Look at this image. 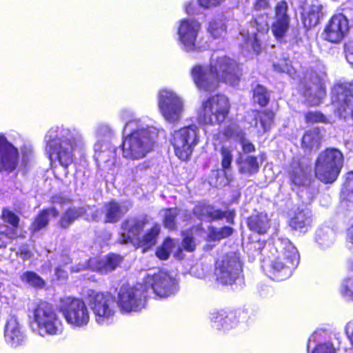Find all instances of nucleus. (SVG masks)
<instances>
[{
  "label": "nucleus",
  "mask_w": 353,
  "mask_h": 353,
  "mask_svg": "<svg viewBox=\"0 0 353 353\" xmlns=\"http://www.w3.org/2000/svg\"><path fill=\"white\" fill-rule=\"evenodd\" d=\"M44 148L52 164L64 170L74 163L75 151L84 145V138L77 128L63 124L50 128L43 137Z\"/></svg>",
  "instance_id": "f257e3e1"
},
{
  "label": "nucleus",
  "mask_w": 353,
  "mask_h": 353,
  "mask_svg": "<svg viewBox=\"0 0 353 353\" xmlns=\"http://www.w3.org/2000/svg\"><path fill=\"white\" fill-rule=\"evenodd\" d=\"M159 129L148 119H137L124 124L121 144L122 156L128 160H140L154 147Z\"/></svg>",
  "instance_id": "f03ea898"
},
{
  "label": "nucleus",
  "mask_w": 353,
  "mask_h": 353,
  "mask_svg": "<svg viewBox=\"0 0 353 353\" xmlns=\"http://www.w3.org/2000/svg\"><path fill=\"white\" fill-rule=\"evenodd\" d=\"M192 76L200 90L210 91L221 81L232 86L236 85L241 72L234 60L223 56L216 59L212 57L209 68L194 66L192 70Z\"/></svg>",
  "instance_id": "7ed1b4c3"
},
{
  "label": "nucleus",
  "mask_w": 353,
  "mask_h": 353,
  "mask_svg": "<svg viewBox=\"0 0 353 353\" xmlns=\"http://www.w3.org/2000/svg\"><path fill=\"white\" fill-rule=\"evenodd\" d=\"M261 255H265L266 251L270 250V253L274 259L271 261L268 276L272 280L283 281L289 278L293 270L299 263V254L297 249L289 239L278 238L274 241L273 245L263 242H257L254 245Z\"/></svg>",
  "instance_id": "20e7f679"
},
{
  "label": "nucleus",
  "mask_w": 353,
  "mask_h": 353,
  "mask_svg": "<svg viewBox=\"0 0 353 353\" xmlns=\"http://www.w3.org/2000/svg\"><path fill=\"white\" fill-rule=\"evenodd\" d=\"M29 310L32 319L30 326L34 333L45 337L62 332L61 320L52 304L40 301L34 303Z\"/></svg>",
  "instance_id": "39448f33"
},
{
  "label": "nucleus",
  "mask_w": 353,
  "mask_h": 353,
  "mask_svg": "<svg viewBox=\"0 0 353 353\" xmlns=\"http://www.w3.org/2000/svg\"><path fill=\"white\" fill-rule=\"evenodd\" d=\"M86 301L97 325L107 326L112 323L118 306L112 294L89 290Z\"/></svg>",
  "instance_id": "423d86ee"
},
{
  "label": "nucleus",
  "mask_w": 353,
  "mask_h": 353,
  "mask_svg": "<svg viewBox=\"0 0 353 353\" xmlns=\"http://www.w3.org/2000/svg\"><path fill=\"white\" fill-rule=\"evenodd\" d=\"M344 157L336 148H330L321 152L315 163L316 178L324 183L334 182L343 166Z\"/></svg>",
  "instance_id": "0eeeda50"
},
{
  "label": "nucleus",
  "mask_w": 353,
  "mask_h": 353,
  "mask_svg": "<svg viewBox=\"0 0 353 353\" xmlns=\"http://www.w3.org/2000/svg\"><path fill=\"white\" fill-rule=\"evenodd\" d=\"M57 307L72 329H83L89 324L90 312L82 299L64 296L60 299Z\"/></svg>",
  "instance_id": "6e6552de"
},
{
  "label": "nucleus",
  "mask_w": 353,
  "mask_h": 353,
  "mask_svg": "<svg viewBox=\"0 0 353 353\" xmlns=\"http://www.w3.org/2000/svg\"><path fill=\"white\" fill-rule=\"evenodd\" d=\"M157 104L161 114L167 122L175 123L181 119L185 102L174 90L169 88L161 89L157 94Z\"/></svg>",
  "instance_id": "1a4fd4ad"
},
{
  "label": "nucleus",
  "mask_w": 353,
  "mask_h": 353,
  "mask_svg": "<svg viewBox=\"0 0 353 353\" xmlns=\"http://www.w3.org/2000/svg\"><path fill=\"white\" fill-rule=\"evenodd\" d=\"M229 110L228 98L222 94L214 95L203 102L198 119L204 124L219 125L225 121Z\"/></svg>",
  "instance_id": "9d476101"
},
{
  "label": "nucleus",
  "mask_w": 353,
  "mask_h": 353,
  "mask_svg": "<svg viewBox=\"0 0 353 353\" xmlns=\"http://www.w3.org/2000/svg\"><path fill=\"white\" fill-rule=\"evenodd\" d=\"M199 128L196 125H190L174 130L171 134L170 141L179 159L186 161L190 157L199 143Z\"/></svg>",
  "instance_id": "9b49d317"
},
{
  "label": "nucleus",
  "mask_w": 353,
  "mask_h": 353,
  "mask_svg": "<svg viewBox=\"0 0 353 353\" xmlns=\"http://www.w3.org/2000/svg\"><path fill=\"white\" fill-rule=\"evenodd\" d=\"M148 294L143 283L122 286L117 296V305L122 313L138 312L143 309Z\"/></svg>",
  "instance_id": "f8f14e48"
},
{
  "label": "nucleus",
  "mask_w": 353,
  "mask_h": 353,
  "mask_svg": "<svg viewBox=\"0 0 353 353\" xmlns=\"http://www.w3.org/2000/svg\"><path fill=\"white\" fill-rule=\"evenodd\" d=\"M242 267L239 253L232 252L223 255L216 262L214 275L223 285H232L240 279Z\"/></svg>",
  "instance_id": "ddd939ff"
},
{
  "label": "nucleus",
  "mask_w": 353,
  "mask_h": 353,
  "mask_svg": "<svg viewBox=\"0 0 353 353\" xmlns=\"http://www.w3.org/2000/svg\"><path fill=\"white\" fill-rule=\"evenodd\" d=\"M143 284L147 292L150 289L160 298L174 295L179 290L176 279L164 271H158L152 274H148Z\"/></svg>",
  "instance_id": "4468645a"
},
{
  "label": "nucleus",
  "mask_w": 353,
  "mask_h": 353,
  "mask_svg": "<svg viewBox=\"0 0 353 353\" xmlns=\"http://www.w3.org/2000/svg\"><path fill=\"white\" fill-rule=\"evenodd\" d=\"M332 101L335 113L339 117L353 119V82L334 85L332 90Z\"/></svg>",
  "instance_id": "2eb2a0df"
},
{
  "label": "nucleus",
  "mask_w": 353,
  "mask_h": 353,
  "mask_svg": "<svg viewBox=\"0 0 353 353\" xmlns=\"http://www.w3.org/2000/svg\"><path fill=\"white\" fill-rule=\"evenodd\" d=\"M268 15L263 14L256 17L251 24V30H243L240 34L243 39L242 48L248 51L252 50L258 54L261 50V44L255 30L258 32L265 33L269 30Z\"/></svg>",
  "instance_id": "dca6fc26"
},
{
  "label": "nucleus",
  "mask_w": 353,
  "mask_h": 353,
  "mask_svg": "<svg viewBox=\"0 0 353 353\" xmlns=\"http://www.w3.org/2000/svg\"><path fill=\"white\" fill-rule=\"evenodd\" d=\"M200 30L201 24L195 19H184L180 21L178 36L184 50L188 52L200 50L196 43V38Z\"/></svg>",
  "instance_id": "f3484780"
},
{
  "label": "nucleus",
  "mask_w": 353,
  "mask_h": 353,
  "mask_svg": "<svg viewBox=\"0 0 353 353\" xmlns=\"http://www.w3.org/2000/svg\"><path fill=\"white\" fill-rule=\"evenodd\" d=\"M19 162L18 148L0 132V172H12L17 169Z\"/></svg>",
  "instance_id": "a211bd4d"
},
{
  "label": "nucleus",
  "mask_w": 353,
  "mask_h": 353,
  "mask_svg": "<svg viewBox=\"0 0 353 353\" xmlns=\"http://www.w3.org/2000/svg\"><path fill=\"white\" fill-rule=\"evenodd\" d=\"M26 338V329L22 323L15 315H9L4 326L6 344L12 348H17L25 345Z\"/></svg>",
  "instance_id": "6ab92c4d"
},
{
  "label": "nucleus",
  "mask_w": 353,
  "mask_h": 353,
  "mask_svg": "<svg viewBox=\"0 0 353 353\" xmlns=\"http://www.w3.org/2000/svg\"><path fill=\"white\" fill-rule=\"evenodd\" d=\"M148 220L146 216L130 218L121 225L120 242L131 243L134 245L140 243L141 234Z\"/></svg>",
  "instance_id": "aec40b11"
},
{
  "label": "nucleus",
  "mask_w": 353,
  "mask_h": 353,
  "mask_svg": "<svg viewBox=\"0 0 353 353\" xmlns=\"http://www.w3.org/2000/svg\"><path fill=\"white\" fill-rule=\"evenodd\" d=\"M349 28L347 18L342 13L336 14L325 28V39L331 43H339L347 36Z\"/></svg>",
  "instance_id": "412c9836"
},
{
  "label": "nucleus",
  "mask_w": 353,
  "mask_h": 353,
  "mask_svg": "<svg viewBox=\"0 0 353 353\" xmlns=\"http://www.w3.org/2000/svg\"><path fill=\"white\" fill-rule=\"evenodd\" d=\"M288 6L286 1H281L275 7L274 19L271 26L273 35L278 41H283L289 29L290 17L288 14Z\"/></svg>",
  "instance_id": "4be33fe9"
},
{
  "label": "nucleus",
  "mask_w": 353,
  "mask_h": 353,
  "mask_svg": "<svg viewBox=\"0 0 353 353\" xmlns=\"http://www.w3.org/2000/svg\"><path fill=\"white\" fill-rule=\"evenodd\" d=\"M301 94L303 95L305 102L310 105H317L321 103L325 96L324 84L319 78L310 83L301 82L299 85Z\"/></svg>",
  "instance_id": "5701e85b"
},
{
  "label": "nucleus",
  "mask_w": 353,
  "mask_h": 353,
  "mask_svg": "<svg viewBox=\"0 0 353 353\" xmlns=\"http://www.w3.org/2000/svg\"><path fill=\"white\" fill-rule=\"evenodd\" d=\"M94 159L100 169L110 172L115 166L117 149L112 143L100 145L95 143L94 145Z\"/></svg>",
  "instance_id": "b1692460"
},
{
  "label": "nucleus",
  "mask_w": 353,
  "mask_h": 353,
  "mask_svg": "<svg viewBox=\"0 0 353 353\" xmlns=\"http://www.w3.org/2000/svg\"><path fill=\"white\" fill-rule=\"evenodd\" d=\"M193 213L199 219L210 222L214 220L225 218L228 223H232L234 216V212L233 211H221L214 209V208L210 205L205 203L196 205L193 210Z\"/></svg>",
  "instance_id": "393cba45"
},
{
  "label": "nucleus",
  "mask_w": 353,
  "mask_h": 353,
  "mask_svg": "<svg viewBox=\"0 0 353 353\" xmlns=\"http://www.w3.org/2000/svg\"><path fill=\"white\" fill-rule=\"evenodd\" d=\"M123 258L115 254H110L103 258H94L88 261V267L93 271L102 274H107L116 269L121 263Z\"/></svg>",
  "instance_id": "a878e982"
},
{
  "label": "nucleus",
  "mask_w": 353,
  "mask_h": 353,
  "mask_svg": "<svg viewBox=\"0 0 353 353\" xmlns=\"http://www.w3.org/2000/svg\"><path fill=\"white\" fill-rule=\"evenodd\" d=\"M132 205L129 201L117 202L111 201L104 204L103 212L105 214V223H117L128 212Z\"/></svg>",
  "instance_id": "bb28decb"
},
{
  "label": "nucleus",
  "mask_w": 353,
  "mask_h": 353,
  "mask_svg": "<svg viewBox=\"0 0 353 353\" xmlns=\"http://www.w3.org/2000/svg\"><path fill=\"white\" fill-rule=\"evenodd\" d=\"M312 211L307 208H298L289 220L290 227L302 232H306L312 226Z\"/></svg>",
  "instance_id": "cd10ccee"
},
{
  "label": "nucleus",
  "mask_w": 353,
  "mask_h": 353,
  "mask_svg": "<svg viewBox=\"0 0 353 353\" xmlns=\"http://www.w3.org/2000/svg\"><path fill=\"white\" fill-rule=\"evenodd\" d=\"M321 330L315 331L309 337L307 350V353H336V349L333 344L329 341H323Z\"/></svg>",
  "instance_id": "c85d7f7f"
},
{
  "label": "nucleus",
  "mask_w": 353,
  "mask_h": 353,
  "mask_svg": "<svg viewBox=\"0 0 353 353\" xmlns=\"http://www.w3.org/2000/svg\"><path fill=\"white\" fill-rule=\"evenodd\" d=\"M302 10V21L306 28L316 26L323 16V6L317 2L310 6H303Z\"/></svg>",
  "instance_id": "c756f323"
},
{
  "label": "nucleus",
  "mask_w": 353,
  "mask_h": 353,
  "mask_svg": "<svg viewBox=\"0 0 353 353\" xmlns=\"http://www.w3.org/2000/svg\"><path fill=\"white\" fill-rule=\"evenodd\" d=\"M209 318L212 326L218 330L227 331L235 325L233 314L223 310H214L210 312Z\"/></svg>",
  "instance_id": "7c9ffc66"
},
{
  "label": "nucleus",
  "mask_w": 353,
  "mask_h": 353,
  "mask_svg": "<svg viewBox=\"0 0 353 353\" xmlns=\"http://www.w3.org/2000/svg\"><path fill=\"white\" fill-rule=\"evenodd\" d=\"M209 318L212 326L218 330L227 331L235 325L233 314L223 310H214L210 312Z\"/></svg>",
  "instance_id": "2f4dec72"
},
{
  "label": "nucleus",
  "mask_w": 353,
  "mask_h": 353,
  "mask_svg": "<svg viewBox=\"0 0 353 353\" xmlns=\"http://www.w3.org/2000/svg\"><path fill=\"white\" fill-rule=\"evenodd\" d=\"M225 137L235 138L241 144L242 150L245 153H251L255 150V147L250 140L246 139L245 133L236 123L229 125L224 131Z\"/></svg>",
  "instance_id": "473e14b6"
},
{
  "label": "nucleus",
  "mask_w": 353,
  "mask_h": 353,
  "mask_svg": "<svg viewBox=\"0 0 353 353\" xmlns=\"http://www.w3.org/2000/svg\"><path fill=\"white\" fill-rule=\"evenodd\" d=\"M2 217L5 222L11 225L12 228H7L4 231H1L0 241H1L2 245H0V247L7 243L8 239H14L17 236V228L19 221V217L8 210L3 211Z\"/></svg>",
  "instance_id": "72a5a7b5"
},
{
  "label": "nucleus",
  "mask_w": 353,
  "mask_h": 353,
  "mask_svg": "<svg viewBox=\"0 0 353 353\" xmlns=\"http://www.w3.org/2000/svg\"><path fill=\"white\" fill-rule=\"evenodd\" d=\"M247 223L250 230L258 234H265L270 228V219L264 212L252 214L248 219Z\"/></svg>",
  "instance_id": "f704fd0d"
},
{
  "label": "nucleus",
  "mask_w": 353,
  "mask_h": 353,
  "mask_svg": "<svg viewBox=\"0 0 353 353\" xmlns=\"http://www.w3.org/2000/svg\"><path fill=\"white\" fill-rule=\"evenodd\" d=\"M226 17L223 14L214 16L208 22V32L214 39L223 38L226 34Z\"/></svg>",
  "instance_id": "c9c22d12"
},
{
  "label": "nucleus",
  "mask_w": 353,
  "mask_h": 353,
  "mask_svg": "<svg viewBox=\"0 0 353 353\" xmlns=\"http://www.w3.org/2000/svg\"><path fill=\"white\" fill-rule=\"evenodd\" d=\"M336 241L334 230L328 226L319 228L315 235V241L322 250H325L332 246Z\"/></svg>",
  "instance_id": "e433bc0d"
},
{
  "label": "nucleus",
  "mask_w": 353,
  "mask_h": 353,
  "mask_svg": "<svg viewBox=\"0 0 353 353\" xmlns=\"http://www.w3.org/2000/svg\"><path fill=\"white\" fill-rule=\"evenodd\" d=\"M94 134L97 139L95 143L100 145L111 143V139L114 136V131L112 128L106 123H99L94 128Z\"/></svg>",
  "instance_id": "4c0bfd02"
},
{
  "label": "nucleus",
  "mask_w": 353,
  "mask_h": 353,
  "mask_svg": "<svg viewBox=\"0 0 353 353\" xmlns=\"http://www.w3.org/2000/svg\"><path fill=\"white\" fill-rule=\"evenodd\" d=\"M59 211L54 207L43 210L34 219L30 230L32 232H36L44 228L48 223L50 217H57Z\"/></svg>",
  "instance_id": "58836bf2"
},
{
  "label": "nucleus",
  "mask_w": 353,
  "mask_h": 353,
  "mask_svg": "<svg viewBox=\"0 0 353 353\" xmlns=\"http://www.w3.org/2000/svg\"><path fill=\"white\" fill-rule=\"evenodd\" d=\"M341 196L343 205L349 210L353 209V172L347 173Z\"/></svg>",
  "instance_id": "ea45409f"
},
{
  "label": "nucleus",
  "mask_w": 353,
  "mask_h": 353,
  "mask_svg": "<svg viewBox=\"0 0 353 353\" xmlns=\"http://www.w3.org/2000/svg\"><path fill=\"white\" fill-rule=\"evenodd\" d=\"M320 130L317 128L308 130L302 138V146L308 150L318 149L321 144Z\"/></svg>",
  "instance_id": "a19ab883"
},
{
  "label": "nucleus",
  "mask_w": 353,
  "mask_h": 353,
  "mask_svg": "<svg viewBox=\"0 0 353 353\" xmlns=\"http://www.w3.org/2000/svg\"><path fill=\"white\" fill-rule=\"evenodd\" d=\"M292 182L296 185H304L307 182V168L300 163H293L290 170Z\"/></svg>",
  "instance_id": "79ce46f5"
},
{
  "label": "nucleus",
  "mask_w": 353,
  "mask_h": 353,
  "mask_svg": "<svg viewBox=\"0 0 353 353\" xmlns=\"http://www.w3.org/2000/svg\"><path fill=\"white\" fill-rule=\"evenodd\" d=\"M238 164L239 172L247 175L255 174L259 169L257 158L253 156H248L245 159L239 160Z\"/></svg>",
  "instance_id": "37998d69"
},
{
  "label": "nucleus",
  "mask_w": 353,
  "mask_h": 353,
  "mask_svg": "<svg viewBox=\"0 0 353 353\" xmlns=\"http://www.w3.org/2000/svg\"><path fill=\"white\" fill-rule=\"evenodd\" d=\"M164 226L169 230H174L179 219H181L184 212L178 208H168L163 210Z\"/></svg>",
  "instance_id": "c03bdc74"
},
{
  "label": "nucleus",
  "mask_w": 353,
  "mask_h": 353,
  "mask_svg": "<svg viewBox=\"0 0 353 353\" xmlns=\"http://www.w3.org/2000/svg\"><path fill=\"white\" fill-rule=\"evenodd\" d=\"M87 212L85 207L70 208L62 216L60 220V225L68 228L75 219L82 216Z\"/></svg>",
  "instance_id": "a18cd8bd"
},
{
  "label": "nucleus",
  "mask_w": 353,
  "mask_h": 353,
  "mask_svg": "<svg viewBox=\"0 0 353 353\" xmlns=\"http://www.w3.org/2000/svg\"><path fill=\"white\" fill-rule=\"evenodd\" d=\"M160 230L161 228L159 224L154 225L145 234L141 236L140 243H137V245L144 247L145 249L154 245L157 242Z\"/></svg>",
  "instance_id": "49530a36"
},
{
  "label": "nucleus",
  "mask_w": 353,
  "mask_h": 353,
  "mask_svg": "<svg viewBox=\"0 0 353 353\" xmlns=\"http://www.w3.org/2000/svg\"><path fill=\"white\" fill-rule=\"evenodd\" d=\"M256 115H258L260 120V125L261 128V130H259V132L264 133L270 130L274 122V113L270 110H264L260 113L256 112L254 117H256Z\"/></svg>",
  "instance_id": "de8ad7c7"
},
{
  "label": "nucleus",
  "mask_w": 353,
  "mask_h": 353,
  "mask_svg": "<svg viewBox=\"0 0 353 353\" xmlns=\"http://www.w3.org/2000/svg\"><path fill=\"white\" fill-rule=\"evenodd\" d=\"M274 70L278 72H283L288 74L289 76L294 78L296 73L294 67L291 64V61L288 59L283 55L278 61L273 63Z\"/></svg>",
  "instance_id": "09e8293b"
},
{
  "label": "nucleus",
  "mask_w": 353,
  "mask_h": 353,
  "mask_svg": "<svg viewBox=\"0 0 353 353\" xmlns=\"http://www.w3.org/2000/svg\"><path fill=\"white\" fill-rule=\"evenodd\" d=\"M350 267L353 270V260L351 261ZM340 293L345 299L353 302V276L345 279L342 281Z\"/></svg>",
  "instance_id": "8fccbe9b"
},
{
  "label": "nucleus",
  "mask_w": 353,
  "mask_h": 353,
  "mask_svg": "<svg viewBox=\"0 0 353 353\" xmlns=\"http://www.w3.org/2000/svg\"><path fill=\"white\" fill-rule=\"evenodd\" d=\"M21 279L29 285L41 288L45 285L43 279L34 272L27 271L22 274Z\"/></svg>",
  "instance_id": "3c124183"
},
{
  "label": "nucleus",
  "mask_w": 353,
  "mask_h": 353,
  "mask_svg": "<svg viewBox=\"0 0 353 353\" xmlns=\"http://www.w3.org/2000/svg\"><path fill=\"white\" fill-rule=\"evenodd\" d=\"M232 232L233 229L228 226H225L221 228L210 227L208 237L212 241H219L230 236L232 234Z\"/></svg>",
  "instance_id": "603ef678"
},
{
  "label": "nucleus",
  "mask_w": 353,
  "mask_h": 353,
  "mask_svg": "<svg viewBox=\"0 0 353 353\" xmlns=\"http://www.w3.org/2000/svg\"><path fill=\"white\" fill-rule=\"evenodd\" d=\"M269 94L263 86L257 85L253 91V99L261 106H265L269 101Z\"/></svg>",
  "instance_id": "864d4df0"
},
{
  "label": "nucleus",
  "mask_w": 353,
  "mask_h": 353,
  "mask_svg": "<svg viewBox=\"0 0 353 353\" xmlns=\"http://www.w3.org/2000/svg\"><path fill=\"white\" fill-rule=\"evenodd\" d=\"M172 240L167 239L164 241L163 245L160 248H158V249L157 250V256L161 260L168 259L171 252V248L172 246Z\"/></svg>",
  "instance_id": "5fc2aeb1"
},
{
  "label": "nucleus",
  "mask_w": 353,
  "mask_h": 353,
  "mask_svg": "<svg viewBox=\"0 0 353 353\" xmlns=\"http://www.w3.org/2000/svg\"><path fill=\"white\" fill-rule=\"evenodd\" d=\"M232 151L229 148L222 147L221 149V166L223 169L228 170L230 168L233 159Z\"/></svg>",
  "instance_id": "6e6d98bb"
},
{
  "label": "nucleus",
  "mask_w": 353,
  "mask_h": 353,
  "mask_svg": "<svg viewBox=\"0 0 353 353\" xmlns=\"http://www.w3.org/2000/svg\"><path fill=\"white\" fill-rule=\"evenodd\" d=\"M184 9L188 15H195L201 13L203 7L200 4L199 1L192 0L184 3Z\"/></svg>",
  "instance_id": "4d7b16f0"
},
{
  "label": "nucleus",
  "mask_w": 353,
  "mask_h": 353,
  "mask_svg": "<svg viewBox=\"0 0 353 353\" xmlns=\"http://www.w3.org/2000/svg\"><path fill=\"white\" fill-rule=\"evenodd\" d=\"M305 120L307 123H327V119L319 112H308L305 114Z\"/></svg>",
  "instance_id": "13d9d810"
},
{
  "label": "nucleus",
  "mask_w": 353,
  "mask_h": 353,
  "mask_svg": "<svg viewBox=\"0 0 353 353\" xmlns=\"http://www.w3.org/2000/svg\"><path fill=\"white\" fill-rule=\"evenodd\" d=\"M119 117L121 120L125 122V124L128 121L137 119H148L147 118H135L134 112L128 108H123L120 110Z\"/></svg>",
  "instance_id": "bf43d9fd"
},
{
  "label": "nucleus",
  "mask_w": 353,
  "mask_h": 353,
  "mask_svg": "<svg viewBox=\"0 0 353 353\" xmlns=\"http://www.w3.org/2000/svg\"><path fill=\"white\" fill-rule=\"evenodd\" d=\"M204 10L212 9L221 5L225 0H198Z\"/></svg>",
  "instance_id": "052dcab7"
},
{
  "label": "nucleus",
  "mask_w": 353,
  "mask_h": 353,
  "mask_svg": "<svg viewBox=\"0 0 353 353\" xmlns=\"http://www.w3.org/2000/svg\"><path fill=\"white\" fill-rule=\"evenodd\" d=\"M182 246L183 249L188 252H192L194 250L195 243L193 237L192 236H185L182 241Z\"/></svg>",
  "instance_id": "680f3d73"
},
{
  "label": "nucleus",
  "mask_w": 353,
  "mask_h": 353,
  "mask_svg": "<svg viewBox=\"0 0 353 353\" xmlns=\"http://www.w3.org/2000/svg\"><path fill=\"white\" fill-rule=\"evenodd\" d=\"M344 330L347 339L353 347V319L346 323Z\"/></svg>",
  "instance_id": "e2e57ef3"
},
{
  "label": "nucleus",
  "mask_w": 353,
  "mask_h": 353,
  "mask_svg": "<svg viewBox=\"0 0 353 353\" xmlns=\"http://www.w3.org/2000/svg\"><path fill=\"white\" fill-rule=\"evenodd\" d=\"M269 3L268 0H255L254 8L256 10H262L268 8Z\"/></svg>",
  "instance_id": "0e129e2a"
},
{
  "label": "nucleus",
  "mask_w": 353,
  "mask_h": 353,
  "mask_svg": "<svg viewBox=\"0 0 353 353\" xmlns=\"http://www.w3.org/2000/svg\"><path fill=\"white\" fill-rule=\"evenodd\" d=\"M199 266V265H196L192 267L190 270V273L197 278H204L206 274V271H205L203 268H202L201 271H198L197 269Z\"/></svg>",
  "instance_id": "69168bd1"
},
{
  "label": "nucleus",
  "mask_w": 353,
  "mask_h": 353,
  "mask_svg": "<svg viewBox=\"0 0 353 353\" xmlns=\"http://www.w3.org/2000/svg\"><path fill=\"white\" fill-rule=\"evenodd\" d=\"M55 274L58 279H65L68 276L67 271L62 270L60 267L56 268Z\"/></svg>",
  "instance_id": "338daca9"
},
{
  "label": "nucleus",
  "mask_w": 353,
  "mask_h": 353,
  "mask_svg": "<svg viewBox=\"0 0 353 353\" xmlns=\"http://www.w3.org/2000/svg\"><path fill=\"white\" fill-rule=\"evenodd\" d=\"M292 37L290 41L296 43H299L301 41V38L299 37V30L297 29L292 30Z\"/></svg>",
  "instance_id": "774afa93"
}]
</instances>
